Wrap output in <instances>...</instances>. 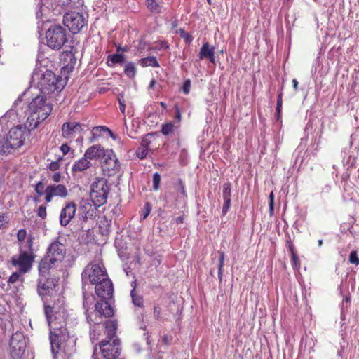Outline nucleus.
I'll list each match as a JSON object with an SVG mask.
<instances>
[{"mask_svg":"<svg viewBox=\"0 0 359 359\" xmlns=\"http://www.w3.org/2000/svg\"><path fill=\"white\" fill-rule=\"evenodd\" d=\"M44 313L50 328L49 339L53 354L63 359H73L76 351V338L72 330L77 324L76 320L69 316L63 305H46Z\"/></svg>","mask_w":359,"mask_h":359,"instance_id":"obj_1","label":"nucleus"},{"mask_svg":"<svg viewBox=\"0 0 359 359\" xmlns=\"http://www.w3.org/2000/svg\"><path fill=\"white\" fill-rule=\"evenodd\" d=\"M66 255V247L62 243L56 241L48 248L46 255L39 264L40 274H46L49 271L60 264Z\"/></svg>","mask_w":359,"mask_h":359,"instance_id":"obj_2","label":"nucleus"},{"mask_svg":"<svg viewBox=\"0 0 359 359\" xmlns=\"http://www.w3.org/2000/svg\"><path fill=\"white\" fill-rule=\"evenodd\" d=\"M33 245L34 238L32 236H29L26 240L25 243L18 245L19 254L11 257V264L15 267H18L22 273L29 271L34 262L35 255Z\"/></svg>","mask_w":359,"mask_h":359,"instance_id":"obj_3","label":"nucleus"},{"mask_svg":"<svg viewBox=\"0 0 359 359\" xmlns=\"http://www.w3.org/2000/svg\"><path fill=\"white\" fill-rule=\"evenodd\" d=\"M88 298H84L83 307L86 309V318L90 325H101L103 317H111L114 315L112 306L107 301H100L95 304V309L88 307Z\"/></svg>","mask_w":359,"mask_h":359,"instance_id":"obj_4","label":"nucleus"},{"mask_svg":"<svg viewBox=\"0 0 359 359\" xmlns=\"http://www.w3.org/2000/svg\"><path fill=\"white\" fill-rule=\"evenodd\" d=\"M34 191L38 196H44L46 203L53 201L54 197L65 198L68 196V189L65 184H50L45 187L41 182H38L34 186Z\"/></svg>","mask_w":359,"mask_h":359,"instance_id":"obj_5","label":"nucleus"},{"mask_svg":"<svg viewBox=\"0 0 359 359\" xmlns=\"http://www.w3.org/2000/svg\"><path fill=\"white\" fill-rule=\"evenodd\" d=\"M47 46L53 50H60L68 41V32L60 25H52L46 32Z\"/></svg>","mask_w":359,"mask_h":359,"instance_id":"obj_6","label":"nucleus"},{"mask_svg":"<svg viewBox=\"0 0 359 359\" xmlns=\"http://www.w3.org/2000/svg\"><path fill=\"white\" fill-rule=\"evenodd\" d=\"M64 86L62 79L57 77L50 70L45 72L39 82L40 90L43 94H52L55 91L60 92L63 89Z\"/></svg>","mask_w":359,"mask_h":359,"instance_id":"obj_7","label":"nucleus"},{"mask_svg":"<svg viewBox=\"0 0 359 359\" xmlns=\"http://www.w3.org/2000/svg\"><path fill=\"white\" fill-rule=\"evenodd\" d=\"M109 188L104 178H96L91 185L90 198L95 206L100 207L107 203Z\"/></svg>","mask_w":359,"mask_h":359,"instance_id":"obj_8","label":"nucleus"},{"mask_svg":"<svg viewBox=\"0 0 359 359\" xmlns=\"http://www.w3.org/2000/svg\"><path fill=\"white\" fill-rule=\"evenodd\" d=\"M46 99L43 95H37L29 104V109L33 118L38 121L45 120L52 111L51 104L46 103Z\"/></svg>","mask_w":359,"mask_h":359,"instance_id":"obj_9","label":"nucleus"},{"mask_svg":"<svg viewBox=\"0 0 359 359\" xmlns=\"http://www.w3.org/2000/svg\"><path fill=\"white\" fill-rule=\"evenodd\" d=\"M63 24L69 32L76 34L87 27L88 20L82 13L70 11L63 16Z\"/></svg>","mask_w":359,"mask_h":359,"instance_id":"obj_10","label":"nucleus"},{"mask_svg":"<svg viewBox=\"0 0 359 359\" xmlns=\"http://www.w3.org/2000/svg\"><path fill=\"white\" fill-rule=\"evenodd\" d=\"M82 276L83 278L87 276L92 285H96L108 277L105 268L96 263L88 264Z\"/></svg>","mask_w":359,"mask_h":359,"instance_id":"obj_11","label":"nucleus"},{"mask_svg":"<svg viewBox=\"0 0 359 359\" xmlns=\"http://www.w3.org/2000/svg\"><path fill=\"white\" fill-rule=\"evenodd\" d=\"M99 347L103 359H116L120 355L119 339H114L113 341H101Z\"/></svg>","mask_w":359,"mask_h":359,"instance_id":"obj_12","label":"nucleus"},{"mask_svg":"<svg viewBox=\"0 0 359 359\" xmlns=\"http://www.w3.org/2000/svg\"><path fill=\"white\" fill-rule=\"evenodd\" d=\"M103 158L102 170L104 175L109 177L116 175L119 172L121 166L115 154L111 150L107 151Z\"/></svg>","mask_w":359,"mask_h":359,"instance_id":"obj_13","label":"nucleus"},{"mask_svg":"<svg viewBox=\"0 0 359 359\" xmlns=\"http://www.w3.org/2000/svg\"><path fill=\"white\" fill-rule=\"evenodd\" d=\"M28 133L29 130H27L26 127L18 126L12 128L8 131L6 137L9 139L13 148L16 151L24 144Z\"/></svg>","mask_w":359,"mask_h":359,"instance_id":"obj_14","label":"nucleus"},{"mask_svg":"<svg viewBox=\"0 0 359 359\" xmlns=\"http://www.w3.org/2000/svg\"><path fill=\"white\" fill-rule=\"evenodd\" d=\"M9 345L12 356L20 357L22 355L26 347L23 334L20 332L14 333L11 337Z\"/></svg>","mask_w":359,"mask_h":359,"instance_id":"obj_15","label":"nucleus"},{"mask_svg":"<svg viewBox=\"0 0 359 359\" xmlns=\"http://www.w3.org/2000/svg\"><path fill=\"white\" fill-rule=\"evenodd\" d=\"M83 130L81 124L76 121H67L61 127L62 137L72 142Z\"/></svg>","mask_w":359,"mask_h":359,"instance_id":"obj_16","label":"nucleus"},{"mask_svg":"<svg viewBox=\"0 0 359 359\" xmlns=\"http://www.w3.org/2000/svg\"><path fill=\"white\" fill-rule=\"evenodd\" d=\"M57 286L56 280L53 278L41 277L37 284V292L41 297L51 296Z\"/></svg>","mask_w":359,"mask_h":359,"instance_id":"obj_17","label":"nucleus"},{"mask_svg":"<svg viewBox=\"0 0 359 359\" xmlns=\"http://www.w3.org/2000/svg\"><path fill=\"white\" fill-rule=\"evenodd\" d=\"M95 290L96 294L102 299V301L110 299L113 297V283L108 277L97 283Z\"/></svg>","mask_w":359,"mask_h":359,"instance_id":"obj_18","label":"nucleus"},{"mask_svg":"<svg viewBox=\"0 0 359 359\" xmlns=\"http://www.w3.org/2000/svg\"><path fill=\"white\" fill-rule=\"evenodd\" d=\"M76 211V204L74 201L65 203L61 209L60 215V223L62 226H67L74 217Z\"/></svg>","mask_w":359,"mask_h":359,"instance_id":"obj_19","label":"nucleus"},{"mask_svg":"<svg viewBox=\"0 0 359 359\" xmlns=\"http://www.w3.org/2000/svg\"><path fill=\"white\" fill-rule=\"evenodd\" d=\"M79 215L84 221H87L89 218H93L95 215V208L88 200L82 199L79 204Z\"/></svg>","mask_w":359,"mask_h":359,"instance_id":"obj_20","label":"nucleus"},{"mask_svg":"<svg viewBox=\"0 0 359 359\" xmlns=\"http://www.w3.org/2000/svg\"><path fill=\"white\" fill-rule=\"evenodd\" d=\"M104 333L106 334V339L104 341H113L114 339H118L116 336L118 324L116 320H107L104 325Z\"/></svg>","mask_w":359,"mask_h":359,"instance_id":"obj_21","label":"nucleus"},{"mask_svg":"<svg viewBox=\"0 0 359 359\" xmlns=\"http://www.w3.org/2000/svg\"><path fill=\"white\" fill-rule=\"evenodd\" d=\"M198 57L200 60L208 59L211 63L215 64V47L208 42L204 43L200 49Z\"/></svg>","mask_w":359,"mask_h":359,"instance_id":"obj_22","label":"nucleus"},{"mask_svg":"<svg viewBox=\"0 0 359 359\" xmlns=\"http://www.w3.org/2000/svg\"><path fill=\"white\" fill-rule=\"evenodd\" d=\"M106 154L104 148L100 144L93 145L88 148L84 154V156L90 160L99 158L101 156Z\"/></svg>","mask_w":359,"mask_h":359,"instance_id":"obj_23","label":"nucleus"},{"mask_svg":"<svg viewBox=\"0 0 359 359\" xmlns=\"http://www.w3.org/2000/svg\"><path fill=\"white\" fill-rule=\"evenodd\" d=\"M15 151L9 139L6 136L0 135V154L8 155Z\"/></svg>","mask_w":359,"mask_h":359,"instance_id":"obj_24","label":"nucleus"},{"mask_svg":"<svg viewBox=\"0 0 359 359\" xmlns=\"http://www.w3.org/2000/svg\"><path fill=\"white\" fill-rule=\"evenodd\" d=\"M91 163L84 156L83 158L74 162L72 168V172H83L89 168Z\"/></svg>","mask_w":359,"mask_h":359,"instance_id":"obj_25","label":"nucleus"},{"mask_svg":"<svg viewBox=\"0 0 359 359\" xmlns=\"http://www.w3.org/2000/svg\"><path fill=\"white\" fill-rule=\"evenodd\" d=\"M104 133H108L110 135H112L111 131L106 126H96L92 129L90 142H93L100 137H101Z\"/></svg>","mask_w":359,"mask_h":359,"instance_id":"obj_26","label":"nucleus"},{"mask_svg":"<svg viewBox=\"0 0 359 359\" xmlns=\"http://www.w3.org/2000/svg\"><path fill=\"white\" fill-rule=\"evenodd\" d=\"M138 64L142 67H159L160 65L154 56H149L144 58H142L139 60Z\"/></svg>","mask_w":359,"mask_h":359,"instance_id":"obj_27","label":"nucleus"},{"mask_svg":"<svg viewBox=\"0 0 359 359\" xmlns=\"http://www.w3.org/2000/svg\"><path fill=\"white\" fill-rule=\"evenodd\" d=\"M161 0H146L147 8L155 14H159L161 12Z\"/></svg>","mask_w":359,"mask_h":359,"instance_id":"obj_28","label":"nucleus"},{"mask_svg":"<svg viewBox=\"0 0 359 359\" xmlns=\"http://www.w3.org/2000/svg\"><path fill=\"white\" fill-rule=\"evenodd\" d=\"M136 283L134 282V287L130 292V295L132 297V302L135 306L143 308L144 307V298L142 295L137 294L135 291Z\"/></svg>","mask_w":359,"mask_h":359,"instance_id":"obj_29","label":"nucleus"},{"mask_svg":"<svg viewBox=\"0 0 359 359\" xmlns=\"http://www.w3.org/2000/svg\"><path fill=\"white\" fill-rule=\"evenodd\" d=\"M124 59L123 55L117 53L116 54L109 55L107 63L109 66H113L115 64L122 63Z\"/></svg>","mask_w":359,"mask_h":359,"instance_id":"obj_30","label":"nucleus"},{"mask_svg":"<svg viewBox=\"0 0 359 359\" xmlns=\"http://www.w3.org/2000/svg\"><path fill=\"white\" fill-rule=\"evenodd\" d=\"M218 253L219 255V264H218V278H219V281L221 282L222 280V276H223V272H224L225 252L224 251H219Z\"/></svg>","mask_w":359,"mask_h":359,"instance_id":"obj_31","label":"nucleus"},{"mask_svg":"<svg viewBox=\"0 0 359 359\" xmlns=\"http://www.w3.org/2000/svg\"><path fill=\"white\" fill-rule=\"evenodd\" d=\"M103 326L101 325H90V337L93 341H97L99 339L100 336V332L102 330Z\"/></svg>","mask_w":359,"mask_h":359,"instance_id":"obj_32","label":"nucleus"},{"mask_svg":"<svg viewBox=\"0 0 359 359\" xmlns=\"http://www.w3.org/2000/svg\"><path fill=\"white\" fill-rule=\"evenodd\" d=\"M136 67L135 64L132 62L126 64L124 67V74L129 78H134L136 75Z\"/></svg>","mask_w":359,"mask_h":359,"instance_id":"obj_33","label":"nucleus"},{"mask_svg":"<svg viewBox=\"0 0 359 359\" xmlns=\"http://www.w3.org/2000/svg\"><path fill=\"white\" fill-rule=\"evenodd\" d=\"M222 196L223 199H231V184L230 182H226L224 184Z\"/></svg>","mask_w":359,"mask_h":359,"instance_id":"obj_34","label":"nucleus"},{"mask_svg":"<svg viewBox=\"0 0 359 359\" xmlns=\"http://www.w3.org/2000/svg\"><path fill=\"white\" fill-rule=\"evenodd\" d=\"M291 264L294 270L300 269L301 262L297 253L291 255Z\"/></svg>","mask_w":359,"mask_h":359,"instance_id":"obj_35","label":"nucleus"},{"mask_svg":"<svg viewBox=\"0 0 359 359\" xmlns=\"http://www.w3.org/2000/svg\"><path fill=\"white\" fill-rule=\"evenodd\" d=\"M22 274H23V273H22V272L20 271V269H18L15 272H13L8 278V284L13 285V284H15V283H17L19 280L20 277Z\"/></svg>","mask_w":359,"mask_h":359,"instance_id":"obj_36","label":"nucleus"},{"mask_svg":"<svg viewBox=\"0 0 359 359\" xmlns=\"http://www.w3.org/2000/svg\"><path fill=\"white\" fill-rule=\"evenodd\" d=\"M27 231L24 229H20L17 233V239L19 241V245H22V243H25L26 238H27Z\"/></svg>","mask_w":359,"mask_h":359,"instance_id":"obj_37","label":"nucleus"},{"mask_svg":"<svg viewBox=\"0 0 359 359\" xmlns=\"http://www.w3.org/2000/svg\"><path fill=\"white\" fill-rule=\"evenodd\" d=\"M174 126L172 123L163 124L162 126L161 132L163 135H168L173 130Z\"/></svg>","mask_w":359,"mask_h":359,"instance_id":"obj_38","label":"nucleus"},{"mask_svg":"<svg viewBox=\"0 0 359 359\" xmlns=\"http://www.w3.org/2000/svg\"><path fill=\"white\" fill-rule=\"evenodd\" d=\"M161 182V175L158 172H155L153 175V189L155 191L158 190Z\"/></svg>","mask_w":359,"mask_h":359,"instance_id":"obj_39","label":"nucleus"},{"mask_svg":"<svg viewBox=\"0 0 359 359\" xmlns=\"http://www.w3.org/2000/svg\"><path fill=\"white\" fill-rule=\"evenodd\" d=\"M348 260L350 263L353 264L357 266L359 265V257H358V253L356 250H353L351 252Z\"/></svg>","mask_w":359,"mask_h":359,"instance_id":"obj_40","label":"nucleus"},{"mask_svg":"<svg viewBox=\"0 0 359 359\" xmlns=\"http://www.w3.org/2000/svg\"><path fill=\"white\" fill-rule=\"evenodd\" d=\"M161 308L158 304H155L154 306V317L156 320H160L161 317Z\"/></svg>","mask_w":359,"mask_h":359,"instance_id":"obj_41","label":"nucleus"},{"mask_svg":"<svg viewBox=\"0 0 359 359\" xmlns=\"http://www.w3.org/2000/svg\"><path fill=\"white\" fill-rule=\"evenodd\" d=\"M37 216L41 219H45L47 217L46 205H41L37 209Z\"/></svg>","mask_w":359,"mask_h":359,"instance_id":"obj_42","label":"nucleus"},{"mask_svg":"<svg viewBox=\"0 0 359 359\" xmlns=\"http://www.w3.org/2000/svg\"><path fill=\"white\" fill-rule=\"evenodd\" d=\"M8 223V215L0 212V229H5Z\"/></svg>","mask_w":359,"mask_h":359,"instance_id":"obj_43","label":"nucleus"},{"mask_svg":"<svg viewBox=\"0 0 359 359\" xmlns=\"http://www.w3.org/2000/svg\"><path fill=\"white\" fill-rule=\"evenodd\" d=\"M62 159V158L60 157L58 158L57 161H52L51 163H50L48 166V169L53 172L57 171L60 168V161Z\"/></svg>","mask_w":359,"mask_h":359,"instance_id":"obj_44","label":"nucleus"},{"mask_svg":"<svg viewBox=\"0 0 359 359\" xmlns=\"http://www.w3.org/2000/svg\"><path fill=\"white\" fill-rule=\"evenodd\" d=\"M274 198L275 196L273 191H271L269 194V215L272 216L274 212Z\"/></svg>","mask_w":359,"mask_h":359,"instance_id":"obj_45","label":"nucleus"},{"mask_svg":"<svg viewBox=\"0 0 359 359\" xmlns=\"http://www.w3.org/2000/svg\"><path fill=\"white\" fill-rule=\"evenodd\" d=\"M118 104H119L120 111H121V113L123 114H124L125 110H126V104H125V100H124L123 95L119 94L118 95Z\"/></svg>","mask_w":359,"mask_h":359,"instance_id":"obj_46","label":"nucleus"},{"mask_svg":"<svg viewBox=\"0 0 359 359\" xmlns=\"http://www.w3.org/2000/svg\"><path fill=\"white\" fill-rule=\"evenodd\" d=\"M180 36L184 39L186 43H190L193 40L191 35L182 29L180 30Z\"/></svg>","mask_w":359,"mask_h":359,"instance_id":"obj_47","label":"nucleus"},{"mask_svg":"<svg viewBox=\"0 0 359 359\" xmlns=\"http://www.w3.org/2000/svg\"><path fill=\"white\" fill-rule=\"evenodd\" d=\"M223 200H224V204H223L222 212L223 215H225L230 208L231 199L226 198V199H223Z\"/></svg>","mask_w":359,"mask_h":359,"instance_id":"obj_48","label":"nucleus"},{"mask_svg":"<svg viewBox=\"0 0 359 359\" xmlns=\"http://www.w3.org/2000/svg\"><path fill=\"white\" fill-rule=\"evenodd\" d=\"M136 154H137V156L139 158L143 159L147 156V155L148 154L147 149L145 147L138 148L136 151Z\"/></svg>","mask_w":359,"mask_h":359,"instance_id":"obj_49","label":"nucleus"},{"mask_svg":"<svg viewBox=\"0 0 359 359\" xmlns=\"http://www.w3.org/2000/svg\"><path fill=\"white\" fill-rule=\"evenodd\" d=\"M190 88H191V81L189 79L186 80L183 83V85L182 86V90L183 93L185 95H188L190 92Z\"/></svg>","mask_w":359,"mask_h":359,"instance_id":"obj_50","label":"nucleus"},{"mask_svg":"<svg viewBox=\"0 0 359 359\" xmlns=\"http://www.w3.org/2000/svg\"><path fill=\"white\" fill-rule=\"evenodd\" d=\"M50 177L54 182L59 183L62 180V176L60 172H55Z\"/></svg>","mask_w":359,"mask_h":359,"instance_id":"obj_51","label":"nucleus"},{"mask_svg":"<svg viewBox=\"0 0 359 359\" xmlns=\"http://www.w3.org/2000/svg\"><path fill=\"white\" fill-rule=\"evenodd\" d=\"M172 339V336L165 334L162 337V343L165 346H168L171 344Z\"/></svg>","mask_w":359,"mask_h":359,"instance_id":"obj_52","label":"nucleus"},{"mask_svg":"<svg viewBox=\"0 0 359 359\" xmlns=\"http://www.w3.org/2000/svg\"><path fill=\"white\" fill-rule=\"evenodd\" d=\"M287 249L290 252V255L296 254L295 248L291 241H288L287 243Z\"/></svg>","mask_w":359,"mask_h":359,"instance_id":"obj_53","label":"nucleus"},{"mask_svg":"<svg viewBox=\"0 0 359 359\" xmlns=\"http://www.w3.org/2000/svg\"><path fill=\"white\" fill-rule=\"evenodd\" d=\"M60 151L62 152L63 155H66L70 151V147L67 144H62L60 147Z\"/></svg>","mask_w":359,"mask_h":359,"instance_id":"obj_54","label":"nucleus"},{"mask_svg":"<svg viewBox=\"0 0 359 359\" xmlns=\"http://www.w3.org/2000/svg\"><path fill=\"white\" fill-rule=\"evenodd\" d=\"M283 92L282 90L279 92L277 97L276 107H282L283 105Z\"/></svg>","mask_w":359,"mask_h":359,"instance_id":"obj_55","label":"nucleus"},{"mask_svg":"<svg viewBox=\"0 0 359 359\" xmlns=\"http://www.w3.org/2000/svg\"><path fill=\"white\" fill-rule=\"evenodd\" d=\"M175 109L176 110L175 118L177 119L178 121H180V119H181V111H180V108L179 105L175 104Z\"/></svg>","mask_w":359,"mask_h":359,"instance_id":"obj_56","label":"nucleus"},{"mask_svg":"<svg viewBox=\"0 0 359 359\" xmlns=\"http://www.w3.org/2000/svg\"><path fill=\"white\" fill-rule=\"evenodd\" d=\"M62 55L67 58H69L70 60L74 58V54L72 53V51L62 52Z\"/></svg>","mask_w":359,"mask_h":359,"instance_id":"obj_57","label":"nucleus"},{"mask_svg":"<svg viewBox=\"0 0 359 359\" xmlns=\"http://www.w3.org/2000/svg\"><path fill=\"white\" fill-rule=\"evenodd\" d=\"M276 119H277V121H279L281 117L282 107H276Z\"/></svg>","mask_w":359,"mask_h":359,"instance_id":"obj_58","label":"nucleus"},{"mask_svg":"<svg viewBox=\"0 0 359 359\" xmlns=\"http://www.w3.org/2000/svg\"><path fill=\"white\" fill-rule=\"evenodd\" d=\"M128 50V48L126 46L121 47L120 45L116 47L117 53L119 52H126Z\"/></svg>","mask_w":359,"mask_h":359,"instance_id":"obj_59","label":"nucleus"},{"mask_svg":"<svg viewBox=\"0 0 359 359\" xmlns=\"http://www.w3.org/2000/svg\"><path fill=\"white\" fill-rule=\"evenodd\" d=\"M292 86L294 90H297L299 83L296 79H294L292 81Z\"/></svg>","mask_w":359,"mask_h":359,"instance_id":"obj_60","label":"nucleus"},{"mask_svg":"<svg viewBox=\"0 0 359 359\" xmlns=\"http://www.w3.org/2000/svg\"><path fill=\"white\" fill-rule=\"evenodd\" d=\"M169 46L166 41H161V48L167 49L168 48Z\"/></svg>","mask_w":359,"mask_h":359,"instance_id":"obj_61","label":"nucleus"},{"mask_svg":"<svg viewBox=\"0 0 359 359\" xmlns=\"http://www.w3.org/2000/svg\"><path fill=\"white\" fill-rule=\"evenodd\" d=\"M179 183H180V187L182 189V193L184 195L185 194V187L183 184L182 180H180V179L179 180Z\"/></svg>","mask_w":359,"mask_h":359,"instance_id":"obj_62","label":"nucleus"},{"mask_svg":"<svg viewBox=\"0 0 359 359\" xmlns=\"http://www.w3.org/2000/svg\"><path fill=\"white\" fill-rule=\"evenodd\" d=\"M175 222L177 224H182L184 222V217L182 216L176 218Z\"/></svg>","mask_w":359,"mask_h":359,"instance_id":"obj_63","label":"nucleus"},{"mask_svg":"<svg viewBox=\"0 0 359 359\" xmlns=\"http://www.w3.org/2000/svg\"><path fill=\"white\" fill-rule=\"evenodd\" d=\"M150 211H151V209H150L149 207H147V209H146V210H145V212H144V216H143V219H146V218L147 217V216H148V215H149V213H150Z\"/></svg>","mask_w":359,"mask_h":359,"instance_id":"obj_64","label":"nucleus"}]
</instances>
